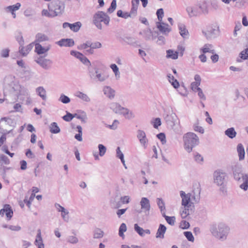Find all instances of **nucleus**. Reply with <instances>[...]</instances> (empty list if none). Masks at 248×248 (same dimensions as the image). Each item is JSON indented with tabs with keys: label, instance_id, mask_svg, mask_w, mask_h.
<instances>
[{
	"label": "nucleus",
	"instance_id": "obj_17",
	"mask_svg": "<svg viewBox=\"0 0 248 248\" xmlns=\"http://www.w3.org/2000/svg\"><path fill=\"white\" fill-rule=\"evenodd\" d=\"M180 196L182 198V205L186 206L189 204H191V199L190 194H186L184 191H181L180 192Z\"/></svg>",
	"mask_w": 248,
	"mask_h": 248
},
{
	"label": "nucleus",
	"instance_id": "obj_23",
	"mask_svg": "<svg viewBox=\"0 0 248 248\" xmlns=\"http://www.w3.org/2000/svg\"><path fill=\"white\" fill-rule=\"evenodd\" d=\"M35 39L33 43L34 44H37V43L40 44V43L48 41L49 40V38L47 35L42 32L37 33L35 35Z\"/></svg>",
	"mask_w": 248,
	"mask_h": 248
},
{
	"label": "nucleus",
	"instance_id": "obj_50",
	"mask_svg": "<svg viewBox=\"0 0 248 248\" xmlns=\"http://www.w3.org/2000/svg\"><path fill=\"white\" fill-rule=\"evenodd\" d=\"M59 100L63 104H67L70 102V98L63 94L61 95Z\"/></svg>",
	"mask_w": 248,
	"mask_h": 248
},
{
	"label": "nucleus",
	"instance_id": "obj_15",
	"mask_svg": "<svg viewBox=\"0 0 248 248\" xmlns=\"http://www.w3.org/2000/svg\"><path fill=\"white\" fill-rule=\"evenodd\" d=\"M137 138L142 146L146 149L148 145V140L146 137L145 132L141 130L137 131Z\"/></svg>",
	"mask_w": 248,
	"mask_h": 248
},
{
	"label": "nucleus",
	"instance_id": "obj_44",
	"mask_svg": "<svg viewBox=\"0 0 248 248\" xmlns=\"http://www.w3.org/2000/svg\"><path fill=\"white\" fill-rule=\"evenodd\" d=\"M21 6L20 3H16L15 5L9 6L6 8V10L11 12V13L15 12V11L18 10Z\"/></svg>",
	"mask_w": 248,
	"mask_h": 248
},
{
	"label": "nucleus",
	"instance_id": "obj_42",
	"mask_svg": "<svg viewBox=\"0 0 248 248\" xmlns=\"http://www.w3.org/2000/svg\"><path fill=\"white\" fill-rule=\"evenodd\" d=\"M157 204L160 210L161 214H164V213H165V206L164 202L161 199L157 198Z\"/></svg>",
	"mask_w": 248,
	"mask_h": 248
},
{
	"label": "nucleus",
	"instance_id": "obj_61",
	"mask_svg": "<svg viewBox=\"0 0 248 248\" xmlns=\"http://www.w3.org/2000/svg\"><path fill=\"white\" fill-rule=\"evenodd\" d=\"M240 57L243 60L248 59V48L242 51L240 54Z\"/></svg>",
	"mask_w": 248,
	"mask_h": 248
},
{
	"label": "nucleus",
	"instance_id": "obj_12",
	"mask_svg": "<svg viewBox=\"0 0 248 248\" xmlns=\"http://www.w3.org/2000/svg\"><path fill=\"white\" fill-rule=\"evenodd\" d=\"M201 188L200 184H196L193 186L192 191L189 193L190 195L191 199V203H198L199 202L201 199Z\"/></svg>",
	"mask_w": 248,
	"mask_h": 248
},
{
	"label": "nucleus",
	"instance_id": "obj_59",
	"mask_svg": "<svg viewBox=\"0 0 248 248\" xmlns=\"http://www.w3.org/2000/svg\"><path fill=\"white\" fill-rule=\"evenodd\" d=\"M201 84L193 82L191 84V89L193 91L195 92H197V91H198V89H201L199 87V86Z\"/></svg>",
	"mask_w": 248,
	"mask_h": 248
},
{
	"label": "nucleus",
	"instance_id": "obj_27",
	"mask_svg": "<svg viewBox=\"0 0 248 248\" xmlns=\"http://www.w3.org/2000/svg\"><path fill=\"white\" fill-rule=\"evenodd\" d=\"M33 47V44H30L25 47L20 46L19 52L23 56H26Z\"/></svg>",
	"mask_w": 248,
	"mask_h": 248
},
{
	"label": "nucleus",
	"instance_id": "obj_33",
	"mask_svg": "<svg viewBox=\"0 0 248 248\" xmlns=\"http://www.w3.org/2000/svg\"><path fill=\"white\" fill-rule=\"evenodd\" d=\"M143 37L146 40H149L153 38V32L151 30L147 29L140 32Z\"/></svg>",
	"mask_w": 248,
	"mask_h": 248
},
{
	"label": "nucleus",
	"instance_id": "obj_41",
	"mask_svg": "<svg viewBox=\"0 0 248 248\" xmlns=\"http://www.w3.org/2000/svg\"><path fill=\"white\" fill-rule=\"evenodd\" d=\"M110 67L114 73L116 78L118 79L120 78V72L118 66L115 64H111Z\"/></svg>",
	"mask_w": 248,
	"mask_h": 248
},
{
	"label": "nucleus",
	"instance_id": "obj_48",
	"mask_svg": "<svg viewBox=\"0 0 248 248\" xmlns=\"http://www.w3.org/2000/svg\"><path fill=\"white\" fill-rule=\"evenodd\" d=\"M117 15L119 17H121L125 19H126L129 17H133L130 13L127 12L123 13V11L120 10L117 11Z\"/></svg>",
	"mask_w": 248,
	"mask_h": 248
},
{
	"label": "nucleus",
	"instance_id": "obj_22",
	"mask_svg": "<svg viewBox=\"0 0 248 248\" xmlns=\"http://www.w3.org/2000/svg\"><path fill=\"white\" fill-rule=\"evenodd\" d=\"M156 26L161 32L165 34L168 33L171 30L168 24L161 22H157Z\"/></svg>",
	"mask_w": 248,
	"mask_h": 248
},
{
	"label": "nucleus",
	"instance_id": "obj_34",
	"mask_svg": "<svg viewBox=\"0 0 248 248\" xmlns=\"http://www.w3.org/2000/svg\"><path fill=\"white\" fill-rule=\"evenodd\" d=\"M237 151L238 154L239 160H243L245 158V152L244 148L241 143H239L237 145Z\"/></svg>",
	"mask_w": 248,
	"mask_h": 248
},
{
	"label": "nucleus",
	"instance_id": "obj_63",
	"mask_svg": "<svg viewBox=\"0 0 248 248\" xmlns=\"http://www.w3.org/2000/svg\"><path fill=\"white\" fill-rule=\"evenodd\" d=\"M152 123L153 124L154 128H157L161 124V120L159 118H155Z\"/></svg>",
	"mask_w": 248,
	"mask_h": 248
},
{
	"label": "nucleus",
	"instance_id": "obj_49",
	"mask_svg": "<svg viewBox=\"0 0 248 248\" xmlns=\"http://www.w3.org/2000/svg\"><path fill=\"white\" fill-rule=\"evenodd\" d=\"M127 230L126 224L124 223L121 224L119 229V235L122 237H124V232H126Z\"/></svg>",
	"mask_w": 248,
	"mask_h": 248
},
{
	"label": "nucleus",
	"instance_id": "obj_11",
	"mask_svg": "<svg viewBox=\"0 0 248 248\" xmlns=\"http://www.w3.org/2000/svg\"><path fill=\"white\" fill-rule=\"evenodd\" d=\"M203 34L207 39L216 38L219 33V28L218 26H209L204 30L202 31Z\"/></svg>",
	"mask_w": 248,
	"mask_h": 248
},
{
	"label": "nucleus",
	"instance_id": "obj_10",
	"mask_svg": "<svg viewBox=\"0 0 248 248\" xmlns=\"http://www.w3.org/2000/svg\"><path fill=\"white\" fill-rule=\"evenodd\" d=\"M13 123L12 120L10 118H2L0 120V132L1 133L11 134L14 137L15 134L13 133V129L8 130Z\"/></svg>",
	"mask_w": 248,
	"mask_h": 248
},
{
	"label": "nucleus",
	"instance_id": "obj_60",
	"mask_svg": "<svg viewBox=\"0 0 248 248\" xmlns=\"http://www.w3.org/2000/svg\"><path fill=\"white\" fill-rule=\"evenodd\" d=\"M62 119L66 122H70L73 119V114L66 111V114L62 117Z\"/></svg>",
	"mask_w": 248,
	"mask_h": 248
},
{
	"label": "nucleus",
	"instance_id": "obj_54",
	"mask_svg": "<svg viewBox=\"0 0 248 248\" xmlns=\"http://www.w3.org/2000/svg\"><path fill=\"white\" fill-rule=\"evenodd\" d=\"M67 242L71 244H77L78 242V238L75 236L70 235L67 238Z\"/></svg>",
	"mask_w": 248,
	"mask_h": 248
},
{
	"label": "nucleus",
	"instance_id": "obj_56",
	"mask_svg": "<svg viewBox=\"0 0 248 248\" xmlns=\"http://www.w3.org/2000/svg\"><path fill=\"white\" fill-rule=\"evenodd\" d=\"M79 60L82 63L87 66H90L91 65L90 61L83 54L82 56H81V58L79 59Z\"/></svg>",
	"mask_w": 248,
	"mask_h": 248
},
{
	"label": "nucleus",
	"instance_id": "obj_29",
	"mask_svg": "<svg viewBox=\"0 0 248 248\" xmlns=\"http://www.w3.org/2000/svg\"><path fill=\"white\" fill-rule=\"evenodd\" d=\"M75 96L85 102H90L91 101L90 97L86 93L80 91H78L75 93Z\"/></svg>",
	"mask_w": 248,
	"mask_h": 248
},
{
	"label": "nucleus",
	"instance_id": "obj_9",
	"mask_svg": "<svg viewBox=\"0 0 248 248\" xmlns=\"http://www.w3.org/2000/svg\"><path fill=\"white\" fill-rule=\"evenodd\" d=\"M48 6L49 10L54 12L55 16L61 15L64 9V3L59 0H53Z\"/></svg>",
	"mask_w": 248,
	"mask_h": 248
},
{
	"label": "nucleus",
	"instance_id": "obj_2",
	"mask_svg": "<svg viewBox=\"0 0 248 248\" xmlns=\"http://www.w3.org/2000/svg\"><path fill=\"white\" fill-rule=\"evenodd\" d=\"M230 231V227L223 222L213 224L210 229L212 235L216 239L221 241H225L227 239Z\"/></svg>",
	"mask_w": 248,
	"mask_h": 248
},
{
	"label": "nucleus",
	"instance_id": "obj_28",
	"mask_svg": "<svg viewBox=\"0 0 248 248\" xmlns=\"http://www.w3.org/2000/svg\"><path fill=\"white\" fill-rule=\"evenodd\" d=\"M135 231L141 236H144L145 233L150 234V231L148 229L144 230L140 227L137 224L134 225Z\"/></svg>",
	"mask_w": 248,
	"mask_h": 248
},
{
	"label": "nucleus",
	"instance_id": "obj_18",
	"mask_svg": "<svg viewBox=\"0 0 248 248\" xmlns=\"http://www.w3.org/2000/svg\"><path fill=\"white\" fill-rule=\"evenodd\" d=\"M103 92L104 94L110 99H112L115 97V90L109 86H105L103 88Z\"/></svg>",
	"mask_w": 248,
	"mask_h": 248
},
{
	"label": "nucleus",
	"instance_id": "obj_21",
	"mask_svg": "<svg viewBox=\"0 0 248 248\" xmlns=\"http://www.w3.org/2000/svg\"><path fill=\"white\" fill-rule=\"evenodd\" d=\"M5 214L7 218L10 219L13 216V212L9 204L4 205L3 208L0 210V215L3 216Z\"/></svg>",
	"mask_w": 248,
	"mask_h": 248
},
{
	"label": "nucleus",
	"instance_id": "obj_30",
	"mask_svg": "<svg viewBox=\"0 0 248 248\" xmlns=\"http://www.w3.org/2000/svg\"><path fill=\"white\" fill-rule=\"evenodd\" d=\"M140 3L139 0H132V8L130 13L133 16H135L137 15V9Z\"/></svg>",
	"mask_w": 248,
	"mask_h": 248
},
{
	"label": "nucleus",
	"instance_id": "obj_20",
	"mask_svg": "<svg viewBox=\"0 0 248 248\" xmlns=\"http://www.w3.org/2000/svg\"><path fill=\"white\" fill-rule=\"evenodd\" d=\"M244 175L248 174L243 173L241 168L239 167L235 166L233 169V176L235 181L240 180V178L244 177Z\"/></svg>",
	"mask_w": 248,
	"mask_h": 248
},
{
	"label": "nucleus",
	"instance_id": "obj_16",
	"mask_svg": "<svg viewBox=\"0 0 248 248\" xmlns=\"http://www.w3.org/2000/svg\"><path fill=\"white\" fill-rule=\"evenodd\" d=\"M35 45V52L38 55H41L46 53L51 48V46L47 44L45 46H43L40 44L37 43Z\"/></svg>",
	"mask_w": 248,
	"mask_h": 248
},
{
	"label": "nucleus",
	"instance_id": "obj_6",
	"mask_svg": "<svg viewBox=\"0 0 248 248\" xmlns=\"http://www.w3.org/2000/svg\"><path fill=\"white\" fill-rule=\"evenodd\" d=\"M109 108L114 113L123 115L127 119H131L135 117L134 113L132 111L127 108L123 107L117 102L110 103Z\"/></svg>",
	"mask_w": 248,
	"mask_h": 248
},
{
	"label": "nucleus",
	"instance_id": "obj_45",
	"mask_svg": "<svg viewBox=\"0 0 248 248\" xmlns=\"http://www.w3.org/2000/svg\"><path fill=\"white\" fill-rule=\"evenodd\" d=\"M124 41L127 44L134 46L138 44V42L136 39L132 37H126L124 39Z\"/></svg>",
	"mask_w": 248,
	"mask_h": 248
},
{
	"label": "nucleus",
	"instance_id": "obj_7",
	"mask_svg": "<svg viewBox=\"0 0 248 248\" xmlns=\"http://www.w3.org/2000/svg\"><path fill=\"white\" fill-rule=\"evenodd\" d=\"M110 21L109 17L104 12L98 11L94 14L93 17V22L99 30L102 29L101 22L108 25Z\"/></svg>",
	"mask_w": 248,
	"mask_h": 248
},
{
	"label": "nucleus",
	"instance_id": "obj_25",
	"mask_svg": "<svg viewBox=\"0 0 248 248\" xmlns=\"http://www.w3.org/2000/svg\"><path fill=\"white\" fill-rule=\"evenodd\" d=\"M74 41L72 39H62L57 42L61 46L70 47L74 45Z\"/></svg>",
	"mask_w": 248,
	"mask_h": 248
},
{
	"label": "nucleus",
	"instance_id": "obj_46",
	"mask_svg": "<svg viewBox=\"0 0 248 248\" xmlns=\"http://www.w3.org/2000/svg\"><path fill=\"white\" fill-rule=\"evenodd\" d=\"M163 217L165 218L166 221L170 225H174L175 222V217L174 216L169 217L166 215L165 213L164 214H162Z\"/></svg>",
	"mask_w": 248,
	"mask_h": 248
},
{
	"label": "nucleus",
	"instance_id": "obj_52",
	"mask_svg": "<svg viewBox=\"0 0 248 248\" xmlns=\"http://www.w3.org/2000/svg\"><path fill=\"white\" fill-rule=\"evenodd\" d=\"M116 156L121 159L122 163H124V155L119 147L116 149Z\"/></svg>",
	"mask_w": 248,
	"mask_h": 248
},
{
	"label": "nucleus",
	"instance_id": "obj_1",
	"mask_svg": "<svg viewBox=\"0 0 248 248\" xmlns=\"http://www.w3.org/2000/svg\"><path fill=\"white\" fill-rule=\"evenodd\" d=\"M4 84L5 87L7 86L11 87L13 91L16 93L17 97L20 100H24L25 97L29 95L27 89L19 85L18 82L15 80V77L12 76H7L5 78Z\"/></svg>",
	"mask_w": 248,
	"mask_h": 248
},
{
	"label": "nucleus",
	"instance_id": "obj_26",
	"mask_svg": "<svg viewBox=\"0 0 248 248\" xmlns=\"http://www.w3.org/2000/svg\"><path fill=\"white\" fill-rule=\"evenodd\" d=\"M184 207L182 210L180 212V214L182 218H186L190 213L192 212V210L191 208V205L189 204V205H186V206H183Z\"/></svg>",
	"mask_w": 248,
	"mask_h": 248
},
{
	"label": "nucleus",
	"instance_id": "obj_4",
	"mask_svg": "<svg viewBox=\"0 0 248 248\" xmlns=\"http://www.w3.org/2000/svg\"><path fill=\"white\" fill-rule=\"evenodd\" d=\"M227 173L220 170L215 171L213 173L214 183L218 186H220L219 190L224 195L226 194L227 192Z\"/></svg>",
	"mask_w": 248,
	"mask_h": 248
},
{
	"label": "nucleus",
	"instance_id": "obj_40",
	"mask_svg": "<svg viewBox=\"0 0 248 248\" xmlns=\"http://www.w3.org/2000/svg\"><path fill=\"white\" fill-rule=\"evenodd\" d=\"M104 232L100 229L96 228L93 232V238L95 239L101 238L104 236Z\"/></svg>",
	"mask_w": 248,
	"mask_h": 248
},
{
	"label": "nucleus",
	"instance_id": "obj_36",
	"mask_svg": "<svg viewBox=\"0 0 248 248\" xmlns=\"http://www.w3.org/2000/svg\"><path fill=\"white\" fill-rule=\"evenodd\" d=\"M167 77L169 82L174 88L177 89L179 87V83L177 80V79L174 78L173 76H172L171 74H168Z\"/></svg>",
	"mask_w": 248,
	"mask_h": 248
},
{
	"label": "nucleus",
	"instance_id": "obj_39",
	"mask_svg": "<svg viewBox=\"0 0 248 248\" xmlns=\"http://www.w3.org/2000/svg\"><path fill=\"white\" fill-rule=\"evenodd\" d=\"M166 57L168 58H171L173 60H176L178 58V52L171 49L168 50L167 51Z\"/></svg>",
	"mask_w": 248,
	"mask_h": 248
},
{
	"label": "nucleus",
	"instance_id": "obj_14",
	"mask_svg": "<svg viewBox=\"0 0 248 248\" xmlns=\"http://www.w3.org/2000/svg\"><path fill=\"white\" fill-rule=\"evenodd\" d=\"M35 62L46 70L49 69L52 63V61L50 59H46L41 56L36 58Z\"/></svg>",
	"mask_w": 248,
	"mask_h": 248
},
{
	"label": "nucleus",
	"instance_id": "obj_55",
	"mask_svg": "<svg viewBox=\"0 0 248 248\" xmlns=\"http://www.w3.org/2000/svg\"><path fill=\"white\" fill-rule=\"evenodd\" d=\"M195 160L199 164H202L203 162V157L199 154L196 153L194 155Z\"/></svg>",
	"mask_w": 248,
	"mask_h": 248
},
{
	"label": "nucleus",
	"instance_id": "obj_51",
	"mask_svg": "<svg viewBox=\"0 0 248 248\" xmlns=\"http://www.w3.org/2000/svg\"><path fill=\"white\" fill-rule=\"evenodd\" d=\"M69 212L66 209H64L61 212V216L63 219V220L65 222H68L69 219V217L68 216Z\"/></svg>",
	"mask_w": 248,
	"mask_h": 248
},
{
	"label": "nucleus",
	"instance_id": "obj_37",
	"mask_svg": "<svg viewBox=\"0 0 248 248\" xmlns=\"http://www.w3.org/2000/svg\"><path fill=\"white\" fill-rule=\"evenodd\" d=\"M50 132L53 134H57L60 132V128L55 122L51 123L49 126Z\"/></svg>",
	"mask_w": 248,
	"mask_h": 248
},
{
	"label": "nucleus",
	"instance_id": "obj_64",
	"mask_svg": "<svg viewBox=\"0 0 248 248\" xmlns=\"http://www.w3.org/2000/svg\"><path fill=\"white\" fill-rule=\"evenodd\" d=\"M156 15L157 16L158 20L160 22H161L164 15V11L163 9L161 8L158 9L156 12Z\"/></svg>",
	"mask_w": 248,
	"mask_h": 248
},
{
	"label": "nucleus",
	"instance_id": "obj_8",
	"mask_svg": "<svg viewBox=\"0 0 248 248\" xmlns=\"http://www.w3.org/2000/svg\"><path fill=\"white\" fill-rule=\"evenodd\" d=\"M89 76L91 79L95 81L103 82L107 80L108 78V75L105 73H101L98 68L95 67L94 70H89Z\"/></svg>",
	"mask_w": 248,
	"mask_h": 248
},
{
	"label": "nucleus",
	"instance_id": "obj_62",
	"mask_svg": "<svg viewBox=\"0 0 248 248\" xmlns=\"http://www.w3.org/2000/svg\"><path fill=\"white\" fill-rule=\"evenodd\" d=\"M91 42L87 41L85 43L81 44L78 48V49H85L88 47H91Z\"/></svg>",
	"mask_w": 248,
	"mask_h": 248
},
{
	"label": "nucleus",
	"instance_id": "obj_19",
	"mask_svg": "<svg viewBox=\"0 0 248 248\" xmlns=\"http://www.w3.org/2000/svg\"><path fill=\"white\" fill-rule=\"evenodd\" d=\"M240 184L239 187L241 189L247 191L248 189V175H244V177L236 181Z\"/></svg>",
	"mask_w": 248,
	"mask_h": 248
},
{
	"label": "nucleus",
	"instance_id": "obj_43",
	"mask_svg": "<svg viewBox=\"0 0 248 248\" xmlns=\"http://www.w3.org/2000/svg\"><path fill=\"white\" fill-rule=\"evenodd\" d=\"M81 25L80 22H77L73 24H70L69 28L72 31L77 32L79 30Z\"/></svg>",
	"mask_w": 248,
	"mask_h": 248
},
{
	"label": "nucleus",
	"instance_id": "obj_57",
	"mask_svg": "<svg viewBox=\"0 0 248 248\" xmlns=\"http://www.w3.org/2000/svg\"><path fill=\"white\" fill-rule=\"evenodd\" d=\"M184 234L188 241L194 242V238L191 232H185Z\"/></svg>",
	"mask_w": 248,
	"mask_h": 248
},
{
	"label": "nucleus",
	"instance_id": "obj_31",
	"mask_svg": "<svg viewBox=\"0 0 248 248\" xmlns=\"http://www.w3.org/2000/svg\"><path fill=\"white\" fill-rule=\"evenodd\" d=\"M179 29L180 31V35L184 38L187 39L189 36V32L186 29L185 25L183 24H180L179 25Z\"/></svg>",
	"mask_w": 248,
	"mask_h": 248
},
{
	"label": "nucleus",
	"instance_id": "obj_47",
	"mask_svg": "<svg viewBox=\"0 0 248 248\" xmlns=\"http://www.w3.org/2000/svg\"><path fill=\"white\" fill-rule=\"evenodd\" d=\"M39 233L37 234L35 242L37 243L38 248H44V245L42 243V239L41 236L40 231H39Z\"/></svg>",
	"mask_w": 248,
	"mask_h": 248
},
{
	"label": "nucleus",
	"instance_id": "obj_13",
	"mask_svg": "<svg viewBox=\"0 0 248 248\" xmlns=\"http://www.w3.org/2000/svg\"><path fill=\"white\" fill-rule=\"evenodd\" d=\"M140 205L141 209L140 210L137 211V212L140 213L143 212L145 214L148 215L151 208L149 200L147 198H142L140 202Z\"/></svg>",
	"mask_w": 248,
	"mask_h": 248
},
{
	"label": "nucleus",
	"instance_id": "obj_58",
	"mask_svg": "<svg viewBox=\"0 0 248 248\" xmlns=\"http://www.w3.org/2000/svg\"><path fill=\"white\" fill-rule=\"evenodd\" d=\"M116 8V0H113L111 3L110 6L108 9V12L109 13H112Z\"/></svg>",
	"mask_w": 248,
	"mask_h": 248
},
{
	"label": "nucleus",
	"instance_id": "obj_32",
	"mask_svg": "<svg viewBox=\"0 0 248 248\" xmlns=\"http://www.w3.org/2000/svg\"><path fill=\"white\" fill-rule=\"evenodd\" d=\"M166 227L163 224H160L159 228L157 230L156 237L163 238L164 237V233L166 231Z\"/></svg>",
	"mask_w": 248,
	"mask_h": 248
},
{
	"label": "nucleus",
	"instance_id": "obj_53",
	"mask_svg": "<svg viewBox=\"0 0 248 248\" xmlns=\"http://www.w3.org/2000/svg\"><path fill=\"white\" fill-rule=\"evenodd\" d=\"M99 154L100 156H103L106 153L107 149L103 144L98 145Z\"/></svg>",
	"mask_w": 248,
	"mask_h": 248
},
{
	"label": "nucleus",
	"instance_id": "obj_3",
	"mask_svg": "<svg viewBox=\"0 0 248 248\" xmlns=\"http://www.w3.org/2000/svg\"><path fill=\"white\" fill-rule=\"evenodd\" d=\"M186 11L190 18L200 16L202 14L207 15L209 13L208 4L205 1H200L194 5L187 6Z\"/></svg>",
	"mask_w": 248,
	"mask_h": 248
},
{
	"label": "nucleus",
	"instance_id": "obj_38",
	"mask_svg": "<svg viewBox=\"0 0 248 248\" xmlns=\"http://www.w3.org/2000/svg\"><path fill=\"white\" fill-rule=\"evenodd\" d=\"M225 134L231 139H233L236 137V132L234 128L231 127L227 129L225 131Z\"/></svg>",
	"mask_w": 248,
	"mask_h": 248
},
{
	"label": "nucleus",
	"instance_id": "obj_35",
	"mask_svg": "<svg viewBox=\"0 0 248 248\" xmlns=\"http://www.w3.org/2000/svg\"><path fill=\"white\" fill-rule=\"evenodd\" d=\"M36 92L37 94L42 98L43 100L46 99V91L43 87L40 86L36 89Z\"/></svg>",
	"mask_w": 248,
	"mask_h": 248
},
{
	"label": "nucleus",
	"instance_id": "obj_24",
	"mask_svg": "<svg viewBox=\"0 0 248 248\" xmlns=\"http://www.w3.org/2000/svg\"><path fill=\"white\" fill-rule=\"evenodd\" d=\"M200 51L204 54L206 53L214 54L216 52L214 46L211 44H205L201 48H200Z\"/></svg>",
	"mask_w": 248,
	"mask_h": 248
},
{
	"label": "nucleus",
	"instance_id": "obj_5",
	"mask_svg": "<svg viewBox=\"0 0 248 248\" xmlns=\"http://www.w3.org/2000/svg\"><path fill=\"white\" fill-rule=\"evenodd\" d=\"M184 148L188 152L190 153L193 148L199 143L198 137L194 133L188 132L183 136Z\"/></svg>",
	"mask_w": 248,
	"mask_h": 248
}]
</instances>
